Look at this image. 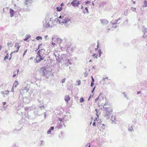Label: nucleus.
<instances>
[{
	"instance_id": "obj_1",
	"label": "nucleus",
	"mask_w": 147,
	"mask_h": 147,
	"mask_svg": "<svg viewBox=\"0 0 147 147\" xmlns=\"http://www.w3.org/2000/svg\"><path fill=\"white\" fill-rule=\"evenodd\" d=\"M56 59L58 63H60L62 64L63 62V65L66 67L72 64L70 60L67 58L64 54L61 55V56L59 55L57 57V55H56Z\"/></svg>"
},
{
	"instance_id": "obj_2",
	"label": "nucleus",
	"mask_w": 147,
	"mask_h": 147,
	"mask_svg": "<svg viewBox=\"0 0 147 147\" xmlns=\"http://www.w3.org/2000/svg\"><path fill=\"white\" fill-rule=\"evenodd\" d=\"M62 109L61 108L58 110H57V112L56 113V115H57V116H56V123H57V125L56 127V128H58L59 129H60L63 127V125H64V123L63 122L62 119L60 118L59 117H57L58 115H59V114H62Z\"/></svg>"
},
{
	"instance_id": "obj_3",
	"label": "nucleus",
	"mask_w": 147,
	"mask_h": 147,
	"mask_svg": "<svg viewBox=\"0 0 147 147\" xmlns=\"http://www.w3.org/2000/svg\"><path fill=\"white\" fill-rule=\"evenodd\" d=\"M45 53V50L44 49L39 50L37 54L38 56L36 57V63H38L44 59L45 57L44 56Z\"/></svg>"
},
{
	"instance_id": "obj_4",
	"label": "nucleus",
	"mask_w": 147,
	"mask_h": 147,
	"mask_svg": "<svg viewBox=\"0 0 147 147\" xmlns=\"http://www.w3.org/2000/svg\"><path fill=\"white\" fill-rule=\"evenodd\" d=\"M103 107L104 109V116L107 119H108L111 115L113 112V109L110 106L109 107L103 106Z\"/></svg>"
},
{
	"instance_id": "obj_5",
	"label": "nucleus",
	"mask_w": 147,
	"mask_h": 147,
	"mask_svg": "<svg viewBox=\"0 0 147 147\" xmlns=\"http://www.w3.org/2000/svg\"><path fill=\"white\" fill-rule=\"evenodd\" d=\"M62 41V40L59 38H57V44H56V48L57 47V49H60L61 50L66 51V47L65 48L63 47H61L60 45V44L61 43Z\"/></svg>"
},
{
	"instance_id": "obj_6",
	"label": "nucleus",
	"mask_w": 147,
	"mask_h": 147,
	"mask_svg": "<svg viewBox=\"0 0 147 147\" xmlns=\"http://www.w3.org/2000/svg\"><path fill=\"white\" fill-rule=\"evenodd\" d=\"M60 19H57V20L59 22V23H60L61 24H64L67 23L68 22L70 21V20H68L65 18L64 19L61 18V17L60 18Z\"/></svg>"
},
{
	"instance_id": "obj_7",
	"label": "nucleus",
	"mask_w": 147,
	"mask_h": 147,
	"mask_svg": "<svg viewBox=\"0 0 147 147\" xmlns=\"http://www.w3.org/2000/svg\"><path fill=\"white\" fill-rule=\"evenodd\" d=\"M40 71L42 73V74L43 76H45L48 74V71L46 70V67H42L40 68Z\"/></svg>"
},
{
	"instance_id": "obj_8",
	"label": "nucleus",
	"mask_w": 147,
	"mask_h": 147,
	"mask_svg": "<svg viewBox=\"0 0 147 147\" xmlns=\"http://www.w3.org/2000/svg\"><path fill=\"white\" fill-rule=\"evenodd\" d=\"M80 3L77 0H74L71 3V4L74 7H78Z\"/></svg>"
},
{
	"instance_id": "obj_9",
	"label": "nucleus",
	"mask_w": 147,
	"mask_h": 147,
	"mask_svg": "<svg viewBox=\"0 0 147 147\" xmlns=\"http://www.w3.org/2000/svg\"><path fill=\"white\" fill-rule=\"evenodd\" d=\"M100 21L101 24L103 25H106L109 22V21L106 19H101Z\"/></svg>"
},
{
	"instance_id": "obj_10",
	"label": "nucleus",
	"mask_w": 147,
	"mask_h": 147,
	"mask_svg": "<svg viewBox=\"0 0 147 147\" xmlns=\"http://www.w3.org/2000/svg\"><path fill=\"white\" fill-rule=\"evenodd\" d=\"M20 47V46L18 43H16L15 46V47L16 48V51H14L13 52L14 53L16 52H18Z\"/></svg>"
},
{
	"instance_id": "obj_11",
	"label": "nucleus",
	"mask_w": 147,
	"mask_h": 147,
	"mask_svg": "<svg viewBox=\"0 0 147 147\" xmlns=\"http://www.w3.org/2000/svg\"><path fill=\"white\" fill-rule=\"evenodd\" d=\"M70 99V97L69 95H66L65 96V100L66 103H68Z\"/></svg>"
},
{
	"instance_id": "obj_12",
	"label": "nucleus",
	"mask_w": 147,
	"mask_h": 147,
	"mask_svg": "<svg viewBox=\"0 0 147 147\" xmlns=\"http://www.w3.org/2000/svg\"><path fill=\"white\" fill-rule=\"evenodd\" d=\"M9 13L10 14V17H12L15 13V11L14 10L12 9H10Z\"/></svg>"
},
{
	"instance_id": "obj_13",
	"label": "nucleus",
	"mask_w": 147,
	"mask_h": 147,
	"mask_svg": "<svg viewBox=\"0 0 147 147\" xmlns=\"http://www.w3.org/2000/svg\"><path fill=\"white\" fill-rule=\"evenodd\" d=\"M19 82H18L16 80L15 81L14 83L13 84V87L14 88H16L17 87V86L19 84Z\"/></svg>"
},
{
	"instance_id": "obj_14",
	"label": "nucleus",
	"mask_w": 147,
	"mask_h": 147,
	"mask_svg": "<svg viewBox=\"0 0 147 147\" xmlns=\"http://www.w3.org/2000/svg\"><path fill=\"white\" fill-rule=\"evenodd\" d=\"M19 71V69H17L13 73V77H15L18 74V72Z\"/></svg>"
},
{
	"instance_id": "obj_15",
	"label": "nucleus",
	"mask_w": 147,
	"mask_h": 147,
	"mask_svg": "<svg viewBox=\"0 0 147 147\" xmlns=\"http://www.w3.org/2000/svg\"><path fill=\"white\" fill-rule=\"evenodd\" d=\"M54 129V127H51L48 131H47V134H50L51 132V131L53 130Z\"/></svg>"
},
{
	"instance_id": "obj_16",
	"label": "nucleus",
	"mask_w": 147,
	"mask_h": 147,
	"mask_svg": "<svg viewBox=\"0 0 147 147\" xmlns=\"http://www.w3.org/2000/svg\"><path fill=\"white\" fill-rule=\"evenodd\" d=\"M30 37H31V36L30 35H27L26 36L25 38L24 39V41H26Z\"/></svg>"
},
{
	"instance_id": "obj_17",
	"label": "nucleus",
	"mask_w": 147,
	"mask_h": 147,
	"mask_svg": "<svg viewBox=\"0 0 147 147\" xmlns=\"http://www.w3.org/2000/svg\"><path fill=\"white\" fill-rule=\"evenodd\" d=\"M57 9V11H61L63 9L62 7H57L56 8Z\"/></svg>"
},
{
	"instance_id": "obj_18",
	"label": "nucleus",
	"mask_w": 147,
	"mask_h": 147,
	"mask_svg": "<svg viewBox=\"0 0 147 147\" xmlns=\"http://www.w3.org/2000/svg\"><path fill=\"white\" fill-rule=\"evenodd\" d=\"M109 103L108 101H106L104 105H103V106L104 107H108V106H109Z\"/></svg>"
},
{
	"instance_id": "obj_19",
	"label": "nucleus",
	"mask_w": 147,
	"mask_h": 147,
	"mask_svg": "<svg viewBox=\"0 0 147 147\" xmlns=\"http://www.w3.org/2000/svg\"><path fill=\"white\" fill-rule=\"evenodd\" d=\"M26 1L25 2V4L26 5L29 4L31 3V0H25Z\"/></svg>"
},
{
	"instance_id": "obj_20",
	"label": "nucleus",
	"mask_w": 147,
	"mask_h": 147,
	"mask_svg": "<svg viewBox=\"0 0 147 147\" xmlns=\"http://www.w3.org/2000/svg\"><path fill=\"white\" fill-rule=\"evenodd\" d=\"M7 45L8 47H12L13 46V43L11 42H8L7 43Z\"/></svg>"
},
{
	"instance_id": "obj_21",
	"label": "nucleus",
	"mask_w": 147,
	"mask_h": 147,
	"mask_svg": "<svg viewBox=\"0 0 147 147\" xmlns=\"http://www.w3.org/2000/svg\"><path fill=\"white\" fill-rule=\"evenodd\" d=\"M84 7L82 5H81V9H82V12L83 13H84L85 14H86V11H85L84 10Z\"/></svg>"
},
{
	"instance_id": "obj_22",
	"label": "nucleus",
	"mask_w": 147,
	"mask_h": 147,
	"mask_svg": "<svg viewBox=\"0 0 147 147\" xmlns=\"http://www.w3.org/2000/svg\"><path fill=\"white\" fill-rule=\"evenodd\" d=\"M102 94L100 93L99 96L95 99V102H96L99 99V97L102 95Z\"/></svg>"
},
{
	"instance_id": "obj_23",
	"label": "nucleus",
	"mask_w": 147,
	"mask_h": 147,
	"mask_svg": "<svg viewBox=\"0 0 147 147\" xmlns=\"http://www.w3.org/2000/svg\"><path fill=\"white\" fill-rule=\"evenodd\" d=\"M143 29L142 30V32L144 33V34H145V32H147V31H146L147 28H145L144 26H143Z\"/></svg>"
},
{
	"instance_id": "obj_24",
	"label": "nucleus",
	"mask_w": 147,
	"mask_h": 147,
	"mask_svg": "<svg viewBox=\"0 0 147 147\" xmlns=\"http://www.w3.org/2000/svg\"><path fill=\"white\" fill-rule=\"evenodd\" d=\"M133 125H131L130 126V127H129L128 129V130L129 131H133Z\"/></svg>"
},
{
	"instance_id": "obj_25",
	"label": "nucleus",
	"mask_w": 147,
	"mask_h": 147,
	"mask_svg": "<svg viewBox=\"0 0 147 147\" xmlns=\"http://www.w3.org/2000/svg\"><path fill=\"white\" fill-rule=\"evenodd\" d=\"M70 50V47L69 46H68L66 47V51L67 52H69V51Z\"/></svg>"
},
{
	"instance_id": "obj_26",
	"label": "nucleus",
	"mask_w": 147,
	"mask_h": 147,
	"mask_svg": "<svg viewBox=\"0 0 147 147\" xmlns=\"http://www.w3.org/2000/svg\"><path fill=\"white\" fill-rule=\"evenodd\" d=\"M84 10L85 11L86 10V12L87 14H88L89 13L87 7L85 6V7H84Z\"/></svg>"
},
{
	"instance_id": "obj_27",
	"label": "nucleus",
	"mask_w": 147,
	"mask_h": 147,
	"mask_svg": "<svg viewBox=\"0 0 147 147\" xmlns=\"http://www.w3.org/2000/svg\"><path fill=\"white\" fill-rule=\"evenodd\" d=\"M53 40H54V41L55 42V38H52L51 44L53 45L54 46V45H55V44L54 43V42H53Z\"/></svg>"
},
{
	"instance_id": "obj_28",
	"label": "nucleus",
	"mask_w": 147,
	"mask_h": 147,
	"mask_svg": "<svg viewBox=\"0 0 147 147\" xmlns=\"http://www.w3.org/2000/svg\"><path fill=\"white\" fill-rule=\"evenodd\" d=\"M115 117H114V116H111V119L113 122H114V121H115Z\"/></svg>"
},
{
	"instance_id": "obj_29",
	"label": "nucleus",
	"mask_w": 147,
	"mask_h": 147,
	"mask_svg": "<svg viewBox=\"0 0 147 147\" xmlns=\"http://www.w3.org/2000/svg\"><path fill=\"white\" fill-rule=\"evenodd\" d=\"M144 5L143 6L144 7H147V1L146 0H145L144 1Z\"/></svg>"
},
{
	"instance_id": "obj_30",
	"label": "nucleus",
	"mask_w": 147,
	"mask_h": 147,
	"mask_svg": "<svg viewBox=\"0 0 147 147\" xmlns=\"http://www.w3.org/2000/svg\"><path fill=\"white\" fill-rule=\"evenodd\" d=\"M9 54L8 53L6 55V56L4 57V60H6L8 58Z\"/></svg>"
},
{
	"instance_id": "obj_31",
	"label": "nucleus",
	"mask_w": 147,
	"mask_h": 147,
	"mask_svg": "<svg viewBox=\"0 0 147 147\" xmlns=\"http://www.w3.org/2000/svg\"><path fill=\"white\" fill-rule=\"evenodd\" d=\"M98 52L99 54V57H100L101 54L102 53V52L101 51L100 49H99L98 50Z\"/></svg>"
},
{
	"instance_id": "obj_32",
	"label": "nucleus",
	"mask_w": 147,
	"mask_h": 147,
	"mask_svg": "<svg viewBox=\"0 0 147 147\" xmlns=\"http://www.w3.org/2000/svg\"><path fill=\"white\" fill-rule=\"evenodd\" d=\"M84 98H83V97H81V98H80V102L81 103H82V102H84Z\"/></svg>"
},
{
	"instance_id": "obj_33",
	"label": "nucleus",
	"mask_w": 147,
	"mask_h": 147,
	"mask_svg": "<svg viewBox=\"0 0 147 147\" xmlns=\"http://www.w3.org/2000/svg\"><path fill=\"white\" fill-rule=\"evenodd\" d=\"M136 9L135 8L131 7V10L133 11L136 12Z\"/></svg>"
},
{
	"instance_id": "obj_34",
	"label": "nucleus",
	"mask_w": 147,
	"mask_h": 147,
	"mask_svg": "<svg viewBox=\"0 0 147 147\" xmlns=\"http://www.w3.org/2000/svg\"><path fill=\"white\" fill-rule=\"evenodd\" d=\"M36 39L37 40H39L40 39H42V38L41 37H40V36H38L36 37Z\"/></svg>"
},
{
	"instance_id": "obj_35",
	"label": "nucleus",
	"mask_w": 147,
	"mask_h": 147,
	"mask_svg": "<svg viewBox=\"0 0 147 147\" xmlns=\"http://www.w3.org/2000/svg\"><path fill=\"white\" fill-rule=\"evenodd\" d=\"M27 49H26V50L24 52V53L23 54V57H24V56L26 54V53L27 52Z\"/></svg>"
},
{
	"instance_id": "obj_36",
	"label": "nucleus",
	"mask_w": 147,
	"mask_h": 147,
	"mask_svg": "<svg viewBox=\"0 0 147 147\" xmlns=\"http://www.w3.org/2000/svg\"><path fill=\"white\" fill-rule=\"evenodd\" d=\"M66 80V79L65 78H63L61 81V82H62V83H65V81Z\"/></svg>"
},
{
	"instance_id": "obj_37",
	"label": "nucleus",
	"mask_w": 147,
	"mask_h": 147,
	"mask_svg": "<svg viewBox=\"0 0 147 147\" xmlns=\"http://www.w3.org/2000/svg\"><path fill=\"white\" fill-rule=\"evenodd\" d=\"M137 39H135L132 40V42L133 43H136L137 42Z\"/></svg>"
},
{
	"instance_id": "obj_38",
	"label": "nucleus",
	"mask_w": 147,
	"mask_h": 147,
	"mask_svg": "<svg viewBox=\"0 0 147 147\" xmlns=\"http://www.w3.org/2000/svg\"><path fill=\"white\" fill-rule=\"evenodd\" d=\"M9 92L8 90H6L5 91L4 94H8L9 93Z\"/></svg>"
},
{
	"instance_id": "obj_39",
	"label": "nucleus",
	"mask_w": 147,
	"mask_h": 147,
	"mask_svg": "<svg viewBox=\"0 0 147 147\" xmlns=\"http://www.w3.org/2000/svg\"><path fill=\"white\" fill-rule=\"evenodd\" d=\"M90 2V1H86L85 2V5H87L88 4H89Z\"/></svg>"
},
{
	"instance_id": "obj_40",
	"label": "nucleus",
	"mask_w": 147,
	"mask_h": 147,
	"mask_svg": "<svg viewBox=\"0 0 147 147\" xmlns=\"http://www.w3.org/2000/svg\"><path fill=\"white\" fill-rule=\"evenodd\" d=\"M92 78V81L91 82H94V79L92 76H91Z\"/></svg>"
},
{
	"instance_id": "obj_41",
	"label": "nucleus",
	"mask_w": 147,
	"mask_h": 147,
	"mask_svg": "<svg viewBox=\"0 0 147 147\" xmlns=\"http://www.w3.org/2000/svg\"><path fill=\"white\" fill-rule=\"evenodd\" d=\"M124 15L126 16L128 15V12L127 11H125L124 13Z\"/></svg>"
},
{
	"instance_id": "obj_42",
	"label": "nucleus",
	"mask_w": 147,
	"mask_h": 147,
	"mask_svg": "<svg viewBox=\"0 0 147 147\" xmlns=\"http://www.w3.org/2000/svg\"><path fill=\"white\" fill-rule=\"evenodd\" d=\"M63 132H61L60 134L59 135V137L60 138H61L63 135Z\"/></svg>"
},
{
	"instance_id": "obj_43",
	"label": "nucleus",
	"mask_w": 147,
	"mask_h": 147,
	"mask_svg": "<svg viewBox=\"0 0 147 147\" xmlns=\"http://www.w3.org/2000/svg\"><path fill=\"white\" fill-rule=\"evenodd\" d=\"M128 21V20H127V19H126V20H125V21H124V22H123V23L124 24H126L127 22Z\"/></svg>"
},
{
	"instance_id": "obj_44",
	"label": "nucleus",
	"mask_w": 147,
	"mask_h": 147,
	"mask_svg": "<svg viewBox=\"0 0 147 147\" xmlns=\"http://www.w3.org/2000/svg\"><path fill=\"white\" fill-rule=\"evenodd\" d=\"M96 116H97V117H96V118H95V119H96V120H97V119H98V118H99V115L98 114V113H96Z\"/></svg>"
},
{
	"instance_id": "obj_45",
	"label": "nucleus",
	"mask_w": 147,
	"mask_h": 147,
	"mask_svg": "<svg viewBox=\"0 0 147 147\" xmlns=\"http://www.w3.org/2000/svg\"><path fill=\"white\" fill-rule=\"evenodd\" d=\"M95 88H96V87L95 86L93 88V89H92V93H93L94 91V90L95 89Z\"/></svg>"
},
{
	"instance_id": "obj_46",
	"label": "nucleus",
	"mask_w": 147,
	"mask_h": 147,
	"mask_svg": "<svg viewBox=\"0 0 147 147\" xmlns=\"http://www.w3.org/2000/svg\"><path fill=\"white\" fill-rule=\"evenodd\" d=\"M112 24L114 25V24H117V23L116 22H111Z\"/></svg>"
},
{
	"instance_id": "obj_47",
	"label": "nucleus",
	"mask_w": 147,
	"mask_h": 147,
	"mask_svg": "<svg viewBox=\"0 0 147 147\" xmlns=\"http://www.w3.org/2000/svg\"><path fill=\"white\" fill-rule=\"evenodd\" d=\"M94 82H91V84H90V86L91 87H92L94 85Z\"/></svg>"
},
{
	"instance_id": "obj_48",
	"label": "nucleus",
	"mask_w": 147,
	"mask_h": 147,
	"mask_svg": "<svg viewBox=\"0 0 147 147\" xmlns=\"http://www.w3.org/2000/svg\"><path fill=\"white\" fill-rule=\"evenodd\" d=\"M77 82L78 83V85L80 84V80H79L78 81H77Z\"/></svg>"
},
{
	"instance_id": "obj_49",
	"label": "nucleus",
	"mask_w": 147,
	"mask_h": 147,
	"mask_svg": "<svg viewBox=\"0 0 147 147\" xmlns=\"http://www.w3.org/2000/svg\"><path fill=\"white\" fill-rule=\"evenodd\" d=\"M92 125L94 126H96V123L95 122H94L92 124Z\"/></svg>"
},
{
	"instance_id": "obj_50",
	"label": "nucleus",
	"mask_w": 147,
	"mask_h": 147,
	"mask_svg": "<svg viewBox=\"0 0 147 147\" xmlns=\"http://www.w3.org/2000/svg\"><path fill=\"white\" fill-rule=\"evenodd\" d=\"M14 87H13V86L12 88V89H11V92H14Z\"/></svg>"
},
{
	"instance_id": "obj_51",
	"label": "nucleus",
	"mask_w": 147,
	"mask_h": 147,
	"mask_svg": "<svg viewBox=\"0 0 147 147\" xmlns=\"http://www.w3.org/2000/svg\"><path fill=\"white\" fill-rule=\"evenodd\" d=\"M108 77H106V78L104 77L103 79L105 81V79H108Z\"/></svg>"
},
{
	"instance_id": "obj_52",
	"label": "nucleus",
	"mask_w": 147,
	"mask_h": 147,
	"mask_svg": "<svg viewBox=\"0 0 147 147\" xmlns=\"http://www.w3.org/2000/svg\"><path fill=\"white\" fill-rule=\"evenodd\" d=\"M63 5H64V4L63 3H62L61 4L60 6H61V7H62V6H63Z\"/></svg>"
},
{
	"instance_id": "obj_53",
	"label": "nucleus",
	"mask_w": 147,
	"mask_h": 147,
	"mask_svg": "<svg viewBox=\"0 0 147 147\" xmlns=\"http://www.w3.org/2000/svg\"><path fill=\"white\" fill-rule=\"evenodd\" d=\"M95 111H96V113H98V111H99L98 110V109H95Z\"/></svg>"
},
{
	"instance_id": "obj_54",
	"label": "nucleus",
	"mask_w": 147,
	"mask_h": 147,
	"mask_svg": "<svg viewBox=\"0 0 147 147\" xmlns=\"http://www.w3.org/2000/svg\"><path fill=\"white\" fill-rule=\"evenodd\" d=\"M124 96L125 97H126L127 96V95H126V94L125 93H124Z\"/></svg>"
},
{
	"instance_id": "obj_55",
	"label": "nucleus",
	"mask_w": 147,
	"mask_h": 147,
	"mask_svg": "<svg viewBox=\"0 0 147 147\" xmlns=\"http://www.w3.org/2000/svg\"><path fill=\"white\" fill-rule=\"evenodd\" d=\"M107 30L108 31L109 30H110V28H107Z\"/></svg>"
},
{
	"instance_id": "obj_56",
	"label": "nucleus",
	"mask_w": 147,
	"mask_h": 147,
	"mask_svg": "<svg viewBox=\"0 0 147 147\" xmlns=\"http://www.w3.org/2000/svg\"><path fill=\"white\" fill-rule=\"evenodd\" d=\"M87 75H88V74H86V73L84 74L85 76V77L87 76Z\"/></svg>"
},
{
	"instance_id": "obj_57",
	"label": "nucleus",
	"mask_w": 147,
	"mask_h": 147,
	"mask_svg": "<svg viewBox=\"0 0 147 147\" xmlns=\"http://www.w3.org/2000/svg\"><path fill=\"white\" fill-rule=\"evenodd\" d=\"M119 20L117 19V20H115V22H116L117 23V22H118Z\"/></svg>"
},
{
	"instance_id": "obj_58",
	"label": "nucleus",
	"mask_w": 147,
	"mask_h": 147,
	"mask_svg": "<svg viewBox=\"0 0 147 147\" xmlns=\"http://www.w3.org/2000/svg\"><path fill=\"white\" fill-rule=\"evenodd\" d=\"M132 1L133 2V4H134L136 2L135 1H133V0H132Z\"/></svg>"
},
{
	"instance_id": "obj_59",
	"label": "nucleus",
	"mask_w": 147,
	"mask_h": 147,
	"mask_svg": "<svg viewBox=\"0 0 147 147\" xmlns=\"http://www.w3.org/2000/svg\"><path fill=\"white\" fill-rule=\"evenodd\" d=\"M88 144H89L88 147H91L90 143H89Z\"/></svg>"
},
{
	"instance_id": "obj_60",
	"label": "nucleus",
	"mask_w": 147,
	"mask_h": 147,
	"mask_svg": "<svg viewBox=\"0 0 147 147\" xmlns=\"http://www.w3.org/2000/svg\"><path fill=\"white\" fill-rule=\"evenodd\" d=\"M93 94L92 95H90L89 97H90V98H91V97H92L93 96Z\"/></svg>"
},
{
	"instance_id": "obj_61",
	"label": "nucleus",
	"mask_w": 147,
	"mask_h": 147,
	"mask_svg": "<svg viewBox=\"0 0 147 147\" xmlns=\"http://www.w3.org/2000/svg\"><path fill=\"white\" fill-rule=\"evenodd\" d=\"M2 46L0 45V50H1V48H2Z\"/></svg>"
},
{
	"instance_id": "obj_62",
	"label": "nucleus",
	"mask_w": 147,
	"mask_h": 147,
	"mask_svg": "<svg viewBox=\"0 0 147 147\" xmlns=\"http://www.w3.org/2000/svg\"><path fill=\"white\" fill-rule=\"evenodd\" d=\"M97 58V59L98 58V57H97V55H96L94 57V58Z\"/></svg>"
},
{
	"instance_id": "obj_63",
	"label": "nucleus",
	"mask_w": 147,
	"mask_h": 147,
	"mask_svg": "<svg viewBox=\"0 0 147 147\" xmlns=\"http://www.w3.org/2000/svg\"><path fill=\"white\" fill-rule=\"evenodd\" d=\"M92 61V60L91 59L89 61V62H91Z\"/></svg>"
},
{
	"instance_id": "obj_64",
	"label": "nucleus",
	"mask_w": 147,
	"mask_h": 147,
	"mask_svg": "<svg viewBox=\"0 0 147 147\" xmlns=\"http://www.w3.org/2000/svg\"><path fill=\"white\" fill-rule=\"evenodd\" d=\"M96 55V54H94L93 55H92V56L93 57H95Z\"/></svg>"
}]
</instances>
